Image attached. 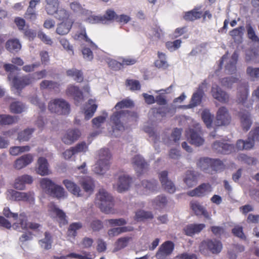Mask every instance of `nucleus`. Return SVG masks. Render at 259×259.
<instances>
[{"instance_id":"f257e3e1","label":"nucleus","mask_w":259,"mask_h":259,"mask_svg":"<svg viewBox=\"0 0 259 259\" xmlns=\"http://www.w3.org/2000/svg\"><path fill=\"white\" fill-rule=\"evenodd\" d=\"M223 249V244L221 241L216 239H206L200 244L199 250L204 256H208L210 254H218Z\"/></svg>"},{"instance_id":"f03ea898","label":"nucleus","mask_w":259,"mask_h":259,"mask_svg":"<svg viewBox=\"0 0 259 259\" xmlns=\"http://www.w3.org/2000/svg\"><path fill=\"white\" fill-rule=\"evenodd\" d=\"M99 160L94 167V172L98 175H104L110 167L111 154L108 149L103 148L98 152Z\"/></svg>"},{"instance_id":"7ed1b4c3","label":"nucleus","mask_w":259,"mask_h":259,"mask_svg":"<svg viewBox=\"0 0 259 259\" xmlns=\"http://www.w3.org/2000/svg\"><path fill=\"white\" fill-rule=\"evenodd\" d=\"M99 202L97 203L100 210L105 213H113L114 201L113 197L104 189H100L97 195Z\"/></svg>"},{"instance_id":"20e7f679","label":"nucleus","mask_w":259,"mask_h":259,"mask_svg":"<svg viewBox=\"0 0 259 259\" xmlns=\"http://www.w3.org/2000/svg\"><path fill=\"white\" fill-rule=\"evenodd\" d=\"M40 185L46 192L53 197L60 198L64 195V189L61 186L55 184L48 178H42L40 180Z\"/></svg>"},{"instance_id":"39448f33","label":"nucleus","mask_w":259,"mask_h":259,"mask_svg":"<svg viewBox=\"0 0 259 259\" xmlns=\"http://www.w3.org/2000/svg\"><path fill=\"white\" fill-rule=\"evenodd\" d=\"M133 112L128 110H120L116 111L110 117V121L112 124L113 129L118 131L124 130V126L122 121L128 120L130 117L133 116Z\"/></svg>"},{"instance_id":"423d86ee","label":"nucleus","mask_w":259,"mask_h":259,"mask_svg":"<svg viewBox=\"0 0 259 259\" xmlns=\"http://www.w3.org/2000/svg\"><path fill=\"white\" fill-rule=\"evenodd\" d=\"M8 79L12 81L13 86L19 91L20 94L21 90L26 86L30 85L35 80L34 77L31 75H26L21 77L15 76L12 73H9L8 76Z\"/></svg>"},{"instance_id":"0eeeda50","label":"nucleus","mask_w":259,"mask_h":259,"mask_svg":"<svg viewBox=\"0 0 259 259\" xmlns=\"http://www.w3.org/2000/svg\"><path fill=\"white\" fill-rule=\"evenodd\" d=\"M49 110L59 115H67L70 111L69 104L62 99H56L51 101L48 106Z\"/></svg>"},{"instance_id":"6e6552de","label":"nucleus","mask_w":259,"mask_h":259,"mask_svg":"<svg viewBox=\"0 0 259 259\" xmlns=\"http://www.w3.org/2000/svg\"><path fill=\"white\" fill-rule=\"evenodd\" d=\"M175 248V244L171 241L163 242L159 247L155 256L157 259H163L170 255Z\"/></svg>"},{"instance_id":"1a4fd4ad","label":"nucleus","mask_w":259,"mask_h":259,"mask_svg":"<svg viewBox=\"0 0 259 259\" xmlns=\"http://www.w3.org/2000/svg\"><path fill=\"white\" fill-rule=\"evenodd\" d=\"M9 192L12 199L15 201L31 202L34 200V193L31 191L22 192L11 190Z\"/></svg>"},{"instance_id":"9d476101","label":"nucleus","mask_w":259,"mask_h":259,"mask_svg":"<svg viewBox=\"0 0 259 259\" xmlns=\"http://www.w3.org/2000/svg\"><path fill=\"white\" fill-rule=\"evenodd\" d=\"M212 190L209 183H202L194 189L188 192V195L191 197H202L206 195Z\"/></svg>"},{"instance_id":"9b49d317","label":"nucleus","mask_w":259,"mask_h":259,"mask_svg":"<svg viewBox=\"0 0 259 259\" xmlns=\"http://www.w3.org/2000/svg\"><path fill=\"white\" fill-rule=\"evenodd\" d=\"M216 119L219 125H228L231 121L228 109L224 106L220 107L217 112Z\"/></svg>"},{"instance_id":"f8f14e48","label":"nucleus","mask_w":259,"mask_h":259,"mask_svg":"<svg viewBox=\"0 0 259 259\" xmlns=\"http://www.w3.org/2000/svg\"><path fill=\"white\" fill-rule=\"evenodd\" d=\"M80 136L81 132L78 129H69L64 135L62 140L65 144L71 145L78 140Z\"/></svg>"},{"instance_id":"ddd939ff","label":"nucleus","mask_w":259,"mask_h":259,"mask_svg":"<svg viewBox=\"0 0 259 259\" xmlns=\"http://www.w3.org/2000/svg\"><path fill=\"white\" fill-rule=\"evenodd\" d=\"M200 131L189 128L186 132V135L188 138L190 139L191 144L199 146L202 145L204 140L200 136Z\"/></svg>"},{"instance_id":"4468645a","label":"nucleus","mask_w":259,"mask_h":259,"mask_svg":"<svg viewBox=\"0 0 259 259\" xmlns=\"http://www.w3.org/2000/svg\"><path fill=\"white\" fill-rule=\"evenodd\" d=\"M167 176L168 172L166 170L162 171L159 174V180L165 191L169 193H173L176 191V187L174 183L168 179Z\"/></svg>"},{"instance_id":"2eb2a0df","label":"nucleus","mask_w":259,"mask_h":259,"mask_svg":"<svg viewBox=\"0 0 259 259\" xmlns=\"http://www.w3.org/2000/svg\"><path fill=\"white\" fill-rule=\"evenodd\" d=\"M211 92L212 97L218 101L223 103H226L229 101V95L218 85L212 86Z\"/></svg>"},{"instance_id":"dca6fc26","label":"nucleus","mask_w":259,"mask_h":259,"mask_svg":"<svg viewBox=\"0 0 259 259\" xmlns=\"http://www.w3.org/2000/svg\"><path fill=\"white\" fill-rule=\"evenodd\" d=\"M66 92L68 96H72L73 98L76 105H78L80 101L83 100L82 92L77 86L70 85L67 88Z\"/></svg>"},{"instance_id":"f3484780","label":"nucleus","mask_w":259,"mask_h":259,"mask_svg":"<svg viewBox=\"0 0 259 259\" xmlns=\"http://www.w3.org/2000/svg\"><path fill=\"white\" fill-rule=\"evenodd\" d=\"M212 149L217 153L228 154L234 149V146L226 143L216 141L212 145Z\"/></svg>"},{"instance_id":"a211bd4d","label":"nucleus","mask_w":259,"mask_h":259,"mask_svg":"<svg viewBox=\"0 0 259 259\" xmlns=\"http://www.w3.org/2000/svg\"><path fill=\"white\" fill-rule=\"evenodd\" d=\"M132 163L138 174V176L141 175L148 167L147 163L140 155H137L133 158Z\"/></svg>"},{"instance_id":"6ab92c4d","label":"nucleus","mask_w":259,"mask_h":259,"mask_svg":"<svg viewBox=\"0 0 259 259\" xmlns=\"http://www.w3.org/2000/svg\"><path fill=\"white\" fill-rule=\"evenodd\" d=\"M205 228L204 224H191L185 226L183 229L185 234L188 236H193L199 233Z\"/></svg>"},{"instance_id":"aec40b11","label":"nucleus","mask_w":259,"mask_h":259,"mask_svg":"<svg viewBox=\"0 0 259 259\" xmlns=\"http://www.w3.org/2000/svg\"><path fill=\"white\" fill-rule=\"evenodd\" d=\"M237 102L238 104L244 105L247 100L249 85L248 83L241 84L237 89Z\"/></svg>"},{"instance_id":"412c9836","label":"nucleus","mask_w":259,"mask_h":259,"mask_svg":"<svg viewBox=\"0 0 259 259\" xmlns=\"http://www.w3.org/2000/svg\"><path fill=\"white\" fill-rule=\"evenodd\" d=\"M32 182L33 179L31 176L24 175L16 179L14 184V187L16 189L23 190L25 189L26 184H31Z\"/></svg>"},{"instance_id":"4be33fe9","label":"nucleus","mask_w":259,"mask_h":259,"mask_svg":"<svg viewBox=\"0 0 259 259\" xmlns=\"http://www.w3.org/2000/svg\"><path fill=\"white\" fill-rule=\"evenodd\" d=\"M33 160V156L31 154H25L15 161L14 166L16 169H21L30 164Z\"/></svg>"},{"instance_id":"5701e85b","label":"nucleus","mask_w":259,"mask_h":259,"mask_svg":"<svg viewBox=\"0 0 259 259\" xmlns=\"http://www.w3.org/2000/svg\"><path fill=\"white\" fill-rule=\"evenodd\" d=\"M199 174L194 170H188L186 173L183 181L189 188L195 185L197 182Z\"/></svg>"},{"instance_id":"b1692460","label":"nucleus","mask_w":259,"mask_h":259,"mask_svg":"<svg viewBox=\"0 0 259 259\" xmlns=\"http://www.w3.org/2000/svg\"><path fill=\"white\" fill-rule=\"evenodd\" d=\"M238 56L237 51H235L232 55L230 60L225 66V71L228 74H233L236 72Z\"/></svg>"},{"instance_id":"393cba45","label":"nucleus","mask_w":259,"mask_h":259,"mask_svg":"<svg viewBox=\"0 0 259 259\" xmlns=\"http://www.w3.org/2000/svg\"><path fill=\"white\" fill-rule=\"evenodd\" d=\"M204 94L203 84L199 85L197 91L193 93L192 96L190 103L189 105V107L192 108L199 105L202 101Z\"/></svg>"},{"instance_id":"a878e982","label":"nucleus","mask_w":259,"mask_h":259,"mask_svg":"<svg viewBox=\"0 0 259 259\" xmlns=\"http://www.w3.org/2000/svg\"><path fill=\"white\" fill-rule=\"evenodd\" d=\"M190 207L196 215H203L206 219L209 218V214L206 208L197 201L190 202Z\"/></svg>"},{"instance_id":"bb28decb","label":"nucleus","mask_w":259,"mask_h":259,"mask_svg":"<svg viewBox=\"0 0 259 259\" xmlns=\"http://www.w3.org/2000/svg\"><path fill=\"white\" fill-rule=\"evenodd\" d=\"M87 108L83 109L84 118L88 120L91 118L96 111L98 106L95 104V100L90 99L86 105Z\"/></svg>"},{"instance_id":"cd10ccee","label":"nucleus","mask_w":259,"mask_h":259,"mask_svg":"<svg viewBox=\"0 0 259 259\" xmlns=\"http://www.w3.org/2000/svg\"><path fill=\"white\" fill-rule=\"evenodd\" d=\"M69 7L73 13L83 16L89 15L91 12L84 8L81 4L78 1H73L69 3Z\"/></svg>"},{"instance_id":"c85d7f7f","label":"nucleus","mask_w":259,"mask_h":259,"mask_svg":"<svg viewBox=\"0 0 259 259\" xmlns=\"http://www.w3.org/2000/svg\"><path fill=\"white\" fill-rule=\"evenodd\" d=\"M132 182V179L128 176L123 175L120 176L118 179L117 190L118 192L121 193L127 190Z\"/></svg>"},{"instance_id":"c756f323","label":"nucleus","mask_w":259,"mask_h":259,"mask_svg":"<svg viewBox=\"0 0 259 259\" xmlns=\"http://www.w3.org/2000/svg\"><path fill=\"white\" fill-rule=\"evenodd\" d=\"M73 23L74 21L73 20L63 21L58 25L56 31V33L61 35L67 34L72 28Z\"/></svg>"},{"instance_id":"7c9ffc66","label":"nucleus","mask_w":259,"mask_h":259,"mask_svg":"<svg viewBox=\"0 0 259 259\" xmlns=\"http://www.w3.org/2000/svg\"><path fill=\"white\" fill-rule=\"evenodd\" d=\"M6 49L11 53H17L21 49V44L17 38L8 40L5 44Z\"/></svg>"},{"instance_id":"2f4dec72","label":"nucleus","mask_w":259,"mask_h":259,"mask_svg":"<svg viewBox=\"0 0 259 259\" xmlns=\"http://www.w3.org/2000/svg\"><path fill=\"white\" fill-rule=\"evenodd\" d=\"M38 167L37 173L41 176H46L50 174L47 160L44 157H39L37 160Z\"/></svg>"},{"instance_id":"473e14b6","label":"nucleus","mask_w":259,"mask_h":259,"mask_svg":"<svg viewBox=\"0 0 259 259\" xmlns=\"http://www.w3.org/2000/svg\"><path fill=\"white\" fill-rule=\"evenodd\" d=\"M49 210L51 212L55 214L56 217L59 219V223L63 225L67 223L66 216L65 212L61 209L58 208L54 204H51L49 206Z\"/></svg>"},{"instance_id":"72a5a7b5","label":"nucleus","mask_w":259,"mask_h":259,"mask_svg":"<svg viewBox=\"0 0 259 259\" xmlns=\"http://www.w3.org/2000/svg\"><path fill=\"white\" fill-rule=\"evenodd\" d=\"M202 8L201 6H198L193 10L186 12L184 18L186 21H194L202 17V12L199 11Z\"/></svg>"},{"instance_id":"f704fd0d","label":"nucleus","mask_w":259,"mask_h":259,"mask_svg":"<svg viewBox=\"0 0 259 259\" xmlns=\"http://www.w3.org/2000/svg\"><path fill=\"white\" fill-rule=\"evenodd\" d=\"M63 184L64 185L68 191L73 195L77 196H81L80 187L73 182L66 179L63 181Z\"/></svg>"},{"instance_id":"c9c22d12","label":"nucleus","mask_w":259,"mask_h":259,"mask_svg":"<svg viewBox=\"0 0 259 259\" xmlns=\"http://www.w3.org/2000/svg\"><path fill=\"white\" fill-rule=\"evenodd\" d=\"M80 185L84 191L89 193L92 194L95 188V184L93 180L90 177H85L80 181Z\"/></svg>"},{"instance_id":"e433bc0d","label":"nucleus","mask_w":259,"mask_h":259,"mask_svg":"<svg viewBox=\"0 0 259 259\" xmlns=\"http://www.w3.org/2000/svg\"><path fill=\"white\" fill-rule=\"evenodd\" d=\"M211 158H201L197 162V165L203 171L211 174Z\"/></svg>"},{"instance_id":"4c0bfd02","label":"nucleus","mask_w":259,"mask_h":259,"mask_svg":"<svg viewBox=\"0 0 259 259\" xmlns=\"http://www.w3.org/2000/svg\"><path fill=\"white\" fill-rule=\"evenodd\" d=\"M74 38L77 40H82L88 42L93 50L97 49V46L88 37L84 28L81 29L80 31L77 32L74 35Z\"/></svg>"},{"instance_id":"58836bf2","label":"nucleus","mask_w":259,"mask_h":259,"mask_svg":"<svg viewBox=\"0 0 259 259\" xmlns=\"http://www.w3.org/2000/svg\"><path fill=\"white\" fill-rule=\"evenodd\" d=\"M45 10L48 15H53L57 11L59 6V0H45Z\"/></svg>"},{"instance_id":"ea45409f","label":"nucleus","mask_w":259,"mask_h":259,"mask_svg":"<svg viewBox=\"0 0 259 259\" xmlns=\"http://www.w3.org/2000/svg\"><path fill=\"white\" fill-rule=\"evenodd\" d=\"M158 59L154 62V65L157 68L166 69L169 66L166 61V55L165 53L158 51L157 52Z\"/></svg>"},{"instance_id":"a19ab883","label":"nucleus","mask_w":259,"mask_h":259,"mask_svg":"<svg viewBox=\"0 0 259 259\" xmlns=\"http://www.w3.org/2000/svg\"><path fill=\"white\" fill-rule=\"evenodd\" d=\"M240 120L243 130L245 131H248L252 124L250 113L248 112L241 113Z\"/></svg>"},{"instance_id":"79ce46f5","label":"nucleus","mask_w":259,"mask_h":259,"mask_svg":"<svg viewBox=\"0 0 259 259\" xmlns=\"http://www.w3.org/2000/svg\"><path fill=\"white\" fill-rule=\"evenodd\" d=\"M254 145V142L251 139H249V137H248L247 140L245 141L239 140L236 143V147L237 149L240 150H250L253 147Z\"/></svg>"},{"instance_id":"37998d69","label":"nucleus","mask_w":259,"mask_h":259,"mask_svg":"<svg viewBox=\"0 0 259 259\" xmlns=\"http://www.w3.org/2000/svg\"><path fill=\"white\" fill-rule=\"evenodd\" d=\"M67 75L73 77L74 80L78 82H81L83 80V73L81 70L72 68L67 70Z\"/></svg>"},{"instance_id":"c03bdc74","label":"nucleus","mask_w":259,"mask_h":259,"mask_svg":"<svg viewBox=\"0 0 259 259\" xmlns=\"http://www.w3.org/2000/svg\"><path fill=\"white\" fill-rule=\"evenodd\" d=\"M18 117L7 114H0V125L12 124L18 121Z\"/></svg>"},{"instance_id":"a18cd8bd","label":"nucleus","mask_w":259,"mask_h":259,"mask_svg":"<svg viewBox=\"0 0 259 259\" xmlns=\"http://www.w3.org/2000/svg\"><path fill=\"white\" fill-rule=\"evenodd\" d=\"M153 218V215L150 211L139 210L136 212L134 217L135 220L137 222L143 221L147 219H152Z\"/></svg>"},{"instance_id":"49530a36","label":"nucleus","mask_w":259,"mask_h":259,"mask_svg":"<svg viewBox=\"0 0 259 259\" xmlns=\"http://www.w3.org/2000/svg\"><path fill=\"white\" fill-rule=\"evenodd\" d=\"M59 87L60 84L58 82L52 80H44L40 83V89L41 90H57L59 89Z\"/></svg>"},{"instance_id":"de8ad7c7","label":"nucleus","mask_w":259,"mask_h":259,"mask_svg":"<svg viewBox=\"0 0 259 259\" xmlns=\"http://www.w3.org/2000/svg\"><path fill=\"white\" fill-rule=\"evenodd\" d=\"M132 239L131 237H122L118 238L115 243V249L117 250L122 249L126 247L130 241Z\"/></svg>"},{"instance_id":"09e8293b","label":"nucleus","mask_w":259,"mask_h":259,"mask_svg":"<svg viewBox=\"0 0 259 259\" xmlns=\"http://www.w3.org/2000/svg\"><path fill=\"white\" fill-rule=\"evenodd\" d=\"M25 105L20 102L15 101L12 102L10 106V111L15 114L21 113L25 110Z\"/></svg>"},{"instance_id":"8fccbe9b","label":"nucleus","mask_w":259,"mask_h":259,"mask_svg":"<svg viewBox=\"0 0 259 259\" xmlns=\"http://www.w3.org/2000/svg\"><path fill=\"white\" fill-rule=\"evenodd\" d=\"M82 227V224L80 222L71 223L68 229V236L74 238L77 235V230L81 229Z\"/></svg>"},{"instance_id":"3c124183","label":"nucleus","mask_w":259,"mask_h":259,"mask_svg":"<svg viewBox=\"0 0 259 259\" xmlns=\"http://www.w3.org/2000/svg\"><path fill=\"white\" fill-rule=\"evenodd\" d=\"M33 131V128H27L19 132L17 138L18 140L20 142L28 141Z\"/></svg>"},{"instance_id":"603ef678","label":"nucleus","mask_w":259,"mask_h":259,"mask_svg":"<svg viewBox=\"0 0 259 259\" xmlns=\"http://www.w3.org/2000/svg\"><path fill=\"white\" fill-rule=\"evenodd\" d=\"M248 38L254 42H259V37L256 35L253 27L250 24L246 26Z\"/></svg>"},{"instance_id":"864d4df0","label":"nucleus","mask_w":259,"mask_h":259,"mask_svg":"<svg viewBox=\"0 0 259 259\" xmlns=\"http://www.w3.org/2000/svg\"><path fill=\"white\" fill-rule=\"evenodd\" d=\"M55 14H56V18L59 20L65 21L68 20H72V19L69 18V13L67 10L64 9H61L59 10H58V9L57 11Z\"/></svg>"},{"instance_id":"5fc2aeb1","label":"nucleus","mask_w":259,"mask_h":259,"mask_svg":"<svg viewBox=\"0 0 259 259\" xmlns=\"http://www.w3.org/2000/svg\"><path fill=\"white\" fill-rule=\"evenodd\" d=\"M117 14L115 12L111 9H107L105 14L103 16L104 23H106L107 21H116Z\"/></svg>"},{"instance_id":"6e6d98bb","label":"nucleus","mask_w":259,"mask_h":259,"mask_svg":"<svg viewBox=\"0 0 259 259\" xmlns=\"http://www.w3.org/2000/svg\"><path fill=\"white\" fill-rule=\"evenodd\" d=\"M225 165L223 162L219 159H211V174L213 171H218L223 169Z\"/></svg>"},{"instance_id":"4d7b16f0","label":"nucleus","mask_w":259,"mask_h":259,"mask_svg":"<svg viewBox=\"0 0 259 259\" xmlns=\"http://www.w3.org/2000/svg\"><path fill=\"white\" fill-rule=\"evenodd\" d=\"M201 117L206 126L207 127H211L212 122V116L209 111L207 110H204L201 113Z\"/></svg>"},{"instance_id":"13d9d810","label":"nucleus","mask_w":259,"mask_h":259,"mask_svg":"<svg viewBox=\"0 0 259 259\" xmlns=\"http://www.w3.org/2000/svg\"><path fill=\"white\" fill-rule=\"evenodd\" d=\"M246 74L252 79H259V68L248 66L246 68Z\"/></svg>"},{"instance_id":"bf43d9fd","label":"nucleus","mask_w":259,"mask_h":259,"mask_svg":"<svg viewBox=\"0 0 259 259\" xmlns=\"http://www.w3.org/2000/svg\"><path fill=\"white\" fill-rule=\"evenodd\" d=\"M181 39H176L173 41H167L165 43V47L169 51L172 52L178 49L181 47Z\"/></svg>"},{"instance_id":"052dcab7","label":"nucleus","mask_w":259,"mask_h":259,"mask_svg":"<svg viewBox=\"0 0 259 259\" xmlns=\"http://www.w3.org/2000/svg\"><path fill=\"white\" fill-rule=\"evenodd\" d=\"M82 254H79L76 253H70L67 255V256L76 259H93L92 255L90 252L85 251H82Z\"/></svg>"},{"instance_id":"680f3d73","label":"nucleus","mask_w":259,"mask_h":259,"mask_svg":"<svg viewBox=\"0 0 259 259\" xmlns=\"http://www.w3.org/2000/svg\"><path fill=\"white\" fill-rule=\"evenodd\" d=\"M232 233L233 234L234 236L241 239H246V237L243 232V227L242 226L239 225L235 226L232 229Z\"/></svg>"},{"instance_id":"e2e57ef3","label":"nucleus","mask_w":259,"mask_h":259,"mask_svg":"<svg viewBox=\"0 0 259 259\" xmlns=\"http://www.w3.org/2000/svg\"><path fill=\"white\" fill-rule=\"evenodd\" d=\"M238 79L233 76L225 77L221 79V83L222 85L227 88H231L233 84L237 82Z\"/></svg>"},{"instance_id":"0e129e2a","label":"nucleus","mask_w":259,"mask_h":259,"mask_svg":"<svg viewBox=\"0 0 259 259\" xmlns=\"http://www.w3.org/2000/svg\"><path fill=\"white\" fill-rule=\"evenodd\" d=\"M134 106V103L132 101L128 99H124L118 102L115 106L116 110L123 109L124 108H130Z\"/></svg>"},{"instance_id":"69168bd1","label":"nucleus","mask_w":259,"mask_h":259,"mask_svg":"<svg viewBox=\"0 0 259 259\" xmlns=\"http://www.w3.org/2000/svg\"><path fill=\"white\" fill-rule=\"evenodd\" d=\"M244 30V27L241 26L237 28H234L229 32L230 35L234 40L241 37L243 35V31Z\"/></svg>"},{"instance_id":"338daca9","label":"nucleus","mask_w":259,"mask_h":259,"mask_svg":"<svg viewBox=\"0 0 259 259\" xmlns=\"http://www.w3.org/2000/svg\"><path fill=\"white\" fill-rule=\"evenodd\" d=\"M142 185L145 188L153 191L157 189L158 182L156 180L151 181L145 180L142 182Z\"/></svg>"},{"instance_id":"774afa93","label":"nucleus","mask_w":259,"mask_h":259,"mask_svg":"<svg viewBox=\"0 0 259 259\" xmlns=\"http://www.w3.org/2000/svg\"><path fill=\"white\" fill-rule=\"evenodd\" d=\"M167 199L165 196H158L153 200V204L160 208L164 207L167 203Z\"/></svg>"}]
</instances>
